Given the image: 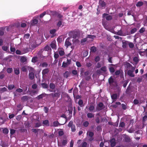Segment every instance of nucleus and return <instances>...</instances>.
Listing matches in <instances>:
<instances>
[{"mask_svg":"<svg viewBox=\"0 0 147 147\" xmlns=\"http://www.w3.org/2000/svg\"><path fill=\"white\" fill-rule=\"evenodd\" d=\"M67 126L69 127H71V131L72 132H74L76 131V127L75 125L73 124L72 121H70L68 124Z\"/></svg>","mask_w":147,"mask_h":147,"instance_id":"obj_1","label":"nucleus"},{"mask_svg":"<svg viewBox=\"0 0 147 147\" xmlns=\"http://www.w3.org/2000/svg\"><path fill=\"white\" fill-rule=\"evenodd\" d=\"M131 70H129L127 72V74L128 75L132 77H134L135 75L133 74V72L134 71L135 68L133 67H131Z\"/></svg>","mask_w":147,"mask_h":147,"instance_id":"obj_2","label":"nucleus"},{"mask_svg":"<svg viewBox=\"0 0 147 147\" xmlns=\"http://www.w3.org/2000/svg\"><path fill=\"white\" fill-rule=\"evenodd\" d=\"M106 5V3L103 0H100L99 1V5L98 6V7L101 9H103L105 7Z\"/></svg>","mask_w":147,"mask_h":147,"instance_id":"obj_3","label":"nucleus"},{"mask_svg":"<svg viewBox=\"0 0 147 147\" xmlns=\"http://www.w3.org/2000/svg\"><path fill=\"white\" fill-rule=\"evenodd\" d=\"M102 17L103 18H105L106 19L108 20H109L112 19V18L111 15H108L105 13H104L102 15Z\"/></svg>","mask_w":147,"mask_h":147,"instance_id":"obj_4","label":"nucleus"},{"mask_svg":"<svg viewBox=\"0 0 147 147\" xmlns=\"http://www.w3.org/2000/svg\"><path fill=\"white\" fill-rule=\"evenodd\" d=\"M50 46L53 49H56V42L55 40H53Z\"/></svg>","mask_w":147,"mask_h":147,"instance_id":"obj_5","label":"nucleus"},{"mask_svg":"<svg viewBox=\"0 0 147 147\" xmlns=\"http://www.w3.org/2000/svg\"><path fill=\"white\" fill-rule=\"evenodd\" d=\"M70 62L71 60L67 59V62H65V61L63 62L62 64V67H66L67 65L70 64Z\"/></svg>","mask_w":147,"mask_h":147,"instance_id":"obj_6","label":"nucleus"},{"mask_svg":"<svg viewBox=\"0 0 147 147\" xmlns=\"http://www.w3.org/2000/svg\"><path fill=\"white\" fill-rule=\"evenodd\" d=\"M71 45V43L69 42V38H67L65 41V45L67 48L68 46Z\"/></svg>","mask_w":147,"mask_h":147,"instance_id":"obj_7","label":"nucleus"},{"mask_svg":"<svg viewBox=\"0 0 147 147\" xmlns=\"http://www.w3.org/2000/svg\"><path fill=\"white\" fill-rule=\"evenodd\" d=\"M58 51L59 55L61 56H62L65 54L64 51L63 49L61 48L58 49Z\"/></svg>","mask_w":147,"mask_h":147,"instance_id":"obj_8","label":"nucleus"},{"mask_svg":"<svg viewBox=\"0 0 147 147\" xmlns=\"http://www.w3.org/2000/svg\"><path fill=\"white\" fill-rule=\"evenodd\" d=\"M49 71V70L48 68H46L43 70L42 73L43 76H45Z\"/></svg>","mask_w":147,"mask_h":147,"instance_id":"obj_9","label":"nucleus"},{"mask_svg":"<svg viewBox=\"0 0 147 147\" xmlns=\"http://www.w3.org/2000/svg\"><path fill=\"white\" fill-rule=\"evenodd\" d=\"M51 95L53 98H55L56 97L57 98L59 97L60 96V94L59 92H57L56 93H51Z\"/></svg>","mask_w":147,"mask_h":147,"instance_id":"obj_10","label":"nucleus"},{"mask_svg":"<svg viewBox=\"0 0 147 147\" xmlns=\"http://www.w3.org/2000/svg\"><path fill=\"white\" fill-rule=\"evenodd\" d=\"M110 142L111 146L114 147L116 144L115 140L114 138L112 139L111 140Z\"/></svg>","mask_w":147,"mask_h":147,"instance_id":"obj_11","label":"nucleus"},{"mask_svg":"<svg viewBox=\"0 0 147 147\" xmlns=\"http://www.w3.org/2000/svg\"><path fill=\"white\" fill-rule=\"evenodd\" d=\"M49 11L50 12V11L47 10L46 11H45L43 13L40 14V18H42L46 14H49Z\"/></svg>","mask_w":147,"mask_h":147,"instance_id":"obj_12","label":"nucleus"},{"mask_svg":"<svg viewBox=\"0 0 147 147\" xmlns=\"http://www.w3.org/2000/svg\"><path fill=\"white\" fill-rule=\"evenodd\" d=\"M29 78L31 80H32L34 78V74L33 72H30L28 75Z\"/></svg>","mask_w":147,"mask_h":147,"instance_id":"obj_13","label":"nucleus"},{"mask_svg":"<svg viewBox=\"0 0 147 147\" xmlns=\"http://www.w3.org/2000/svg\"><path fill=\"white\" fill-rule=\"evenodd\" d=\"M88 109L91 112H94L95 111L94 110V107L92 105H90L88 108Z\"/></svg>","mask_w":147,"mask_h":147,"instance_id":"obj_14","label":"nucleus"},{"mask_svg":"<svg viewBox=\"0 0 147 147\" xmlns=\"http://www.w3.org/2000/svg\"><path fill=\"white\" fill-rule=\"evenodd\" d=\"M62 25V20H59L57 23V27H59Z\"/></svg>","mask_w":147,"mask_h":147,"instance_id":"obj_15","label":"nucleus"},{"mask_svg":"<svg viewBox=\"0 0 147 147\" xmlns=\"http://www.w3.org/2000/svg\"><path fill=\"white\" fill-rule=\"evenodd\" d=\"M87 134L88 136H89V137L91 138L92 137L94 134L92 132L90 131H88L87 133Z\"/></svg>","mask_w":147,"mask_h":147,"instance_id":"obj_16","label":"nucleus"},{"mask_svg":"<svg viewBox=\"0 0 147 147\" xmlns=\"http://www.w3.org/2000/svg\"><path fill=\"white\" fill-rule=\"evenodd\" d=\"M109 82L110 85H112L114 82V80L112 77H111L109 79Z\"/></svg>","mask_w":147,"mask_h":147,"instance_id":"obj_17","label":"nucleus"},{"mask_svg":"<svg viewBox=\"0 0 147 147\" xmlns=\"http://www.w3.org/2000/svg\"><path fill=\"white\" fill-rule=\"evenodd\" d=\"M87 116L89 118H92L94 117V114L92 113H88L87 114Z\"/></svg>","mask_w":147,"mask_h":147,"instance_id":"obj_18","label":"nucleus"},{"mask_svg":"<svg viewBox=\"0 0 147 147\" xmlns=\"http://www.w3.org/2000/svg\"><path fill=\"white\" fill-rule=\"evenodd\" d=\"M37 23L38 20L36 19L33 20L31 22V24L32 25H34L35 24H36Z\"/></svg>","mask_w":147,"mask_h":147,"instance_id":"obj_19","label":"nucleus"},{"mask_svg":"<svg viewBox=\"0 0 147 147\" xmlns=\"http://www.w3.org/2000/svg\"><path fill=\"white\" fill-rule=\"evenodd\" d=\"M14 70L16 74L18 75L20 74V70L18 68H14Z\"/></svg>","mask_w":147,"mask_h":147,"instance_id":"obj_20","label":"nucleus"},{"mask_svg":"<svg viewBox=\"0 0 147 147\" xmlns=\"http://www.w3.org/2000/svg\"><path fill=\"white\" fill-rule=\"evenodd\" d=\"M111 97L113 100H115L117 98V95L116 94H114L112 95Z\"/></svg>","mask_w":147,"mask_h":147,"instance_id":"obj_21","label":"nucleus"},{"mask_svg":"<svg viewBox=\"0 0 147 147\" xmlns=\"http://www.w3.org/2000/svg\"><path fill=\"white\" fill-rule=\"evenodd\" d=\"M28 66H23L22 67V70L23 71H26L27 69H28Z\"/></svg>","mask_w":147,"mask_h":147,"instance_id":"obj_22","label":"nucleus"},{"mask_svg":"<svg viewBox=\"0 0 147 147\" xmlns=\"http://www.w3.org/2000/svg\"><path fill=\"white\" fill-rule=\"evenodd\" d=\"M143 3L142 1H139L136 4V6L138 7H140L143 5Z\"/></svg>","mask_w":147,"mask_h":147,"instance_id":"obj_23","label":"nucleus"},{"mask_svg":"<svg viewBox=\"0 0 147 147\" xmlns=\"http://www.w3.org/2000/svg\"><path fill=\"white\" fill-rule=\"evenodd\" d=\"M51 49V48L49 46L47 45L45 47L43 48V50L45 51H48Z\"/></svg>","mask_w":147,"mask_h":147,"instance_id":"obj_24","label":"nucleus"},{"mask_svg":"<svg viewBox=\"0 0 147 147\" xmlns=\"http://www.w3.org/2000/svg\"><path fill=\"white\" fill-rule=\"evenodd\" d=\"M26 60V57H22L21 58L20 61L22 62H24Z\"/></svg>","mask_w":147,"mask_h":147,"instance_id":"obj_25","label":"nucleus"},{"mask_svg":"<svg viewBox=\"0 0 147 147\" xmlns=\"http://www.w3.org/2000/svg\"><path fill=\"white\" fill-rule=\"evenodd\" d=\"M38 58L37 57H33L32 60V61L33 63H35L37 60Z\"/></svg>","mask_w":147,"mask_h":147,"instance_id":"obj_26","label":"nucleus"},{"mask_svg":"<svg viewBox=\"0 0 147 147\" xmlns=\"http://www.w3.org/2000/svg\"><path fill=\"white\" fill-rule=\"evenodd\" d=\"M14 87V86L13 84H10L8 85V88L9 90L13 89Z\"/></svg>","mask_w":147,"mask_h":147,"instance_id":"obj_27","label":"nucleus"},{"mask_svg":"<svg viewBox=\"0 0 147 147\" xmlns=\"http://www.w3.org/2000/svg\"><path fill=\"white\" fill-rule=\"evenodd\" d=\"M78 104L81 107H82L83 106V101L81 100H80L78 102Z\"/></svg>","mask_w":147,"mask_h":147,"instance_id":"obj_28","label":"nucleus"},{"mask_svg":"<svg viewBox=\"0 0 147 147\" xmlns=\"http://www.w3.org/2000/svg\"><path fill=\"white\" fill-rule=\"evenodd\" d=\"M91 51L92 52H94L96 51V48L94 47H92L91 48Z\"/></svg>","mask_w":147,"mask_h":147,"instance_id":"obj_29","label":"nucleus"},{"mask_svg":"<svg viewBox=\"0 0 147 147\" xmlns=\"http://www.w3.org/2000/svg\"><path fill=\"white\" fill-rule=\"evenodd\" d=\"M147 119V112L145 113V115L143 117V121H145Z\"/></svg>","mask_w":147,"mask_h":147,"instance_id":"obj_30","label":"nucleus"},{"mask_svg":"<svg viewBox=\"0 0 147 147\" xmlns=\"http://www.w3.org/2000/svg\"><path fill=\"white\" fill-rule=\"evenodd\" d=\"M54 57L56 59H57V58H58L59 57V55L58 53L57 52H55V51H54Z\"/></svg>","mask_w":147,"mask_h":147,"instance_id":"obj_31","label":"nucleus"},{"mask_svg":"<svg viewBox=\"0 0 147 147\" xmlns=\"http://www.w3.org/2000/svg\"><path fill=\"white\" fill-rule=\"evenodd\" d=\"M42 67H47L48 65V64L46 62H44L41 64Z\"/></svg>","mask_w":147,"mask_h":147,"instance_id":"obj_32","label":"nucleus"},{"mask_svg":"<svg viewBox=\"0 0 147 147\" xmlns=\"http://www.w3.org/2000/svg\"><path fill=\"white\" fill-rule=\"evenodd\" d=\"M125 67H127V68L128 67H130V68H131V67H132L131 66V64L129 63H126L125 64Z\"/></svg>","mask_w":147,"mask_h":147,"instance_id":"obj_33","label":"nucleus"},{"mask_svg":"<svg viewBox=\"0 0 147 147\" xmlns=\"http://www.w3.org/2000/svg\"><path fill=\"white\" fill-rule=\"evenodd\" d=\"M109 70L111 73H113L115 72L114 68L112 67H111L109 68Z\"/></svg>","mask_w":147,"mask_h":147,"instance_id":"obj_34","label":"nucleus"},{"mask_svg":"<svg viewBox=\"0 0 147 147\" xmlns=\"http://www.w3.org/2000/svg\"><path fill=\"white\" fill-rule=\"evenodd\" d=\"M43 124L46 125H49V122L48 120H46L43 121Z\"/></svg>","mask_w":147,"mask_h":147,"instance_id":"obj_35","label":"nucleus"},{"mask_svg":"<svg viewBox=\"0 0 147 147\" xmlns=\"http://www.w3.org/2000/svg\"><path fill=\"white\" fill-rule=\"evenodd\" d=\"M50 88L52 90H53L55 88V85L52 83H51L50 84Z\"/></svg>","mask_w":147,"mask_h":147,"instance_id":"obj_36","label":"nucleus"},{"mask_svg":"<svg viewBox=\"0 0 147 147\" xmlns=\"http://www.w3.org/2000/svg\"><path fill=\"white\" fill-rule=\"evenodd\" d=\"M95 37V36L94 35H88L87 36V38L91 39H93Z\"/></svg>","mask_w":147,"mask_h":147,"instance_id":"obj_37","label":"nucleus"},{"mask_svg":"<svg viewBox=\"0 0 147 147\" xmlns=\"http://www.w3.org/2000/svg\"><path fill=\"white\" fill-rule=\"evenodd\" d=\"M8 131V130L7 128H5L3 130V133L5 134H7Z\"/></svg>","mask_w":147,"mask_h":147,"instance_id":"obj_38","label":"nucleus"},{"mask_svg":"<svg viewBox=\"0 0 147 147\" xmlns=\"http://www.w3.org/2000/svg\"><path fill=\"white\" fill-rule=\"evenodd\" d=\"M100 70L104 72H105L107 71L106 67V66H103L100 68Z\"/></svg>","mask_w":147,"mask_h":147,"instance_id":"obj_39","label":"nucleus"},{"mask_svg":"<svg viewBox=\"0 0 147 147\" xmlns=\"http://www.w3.org/2000/svg\"><path fill=\"white\" fill-rule=\"evenodd\" d=\"M28 69L29 72H34V69L31 67H29L28 66Z\"/></svg>","mask_w":147,"mask_h":147,"instance_id":"obj_40","label":"nucleus"},{"mask_svg":"<svg viewBox=\"0 0 147 147\" xmlns=\"http://www.w3.org/2000/svg\"><path fill=\"white\" fill-rule=\"evenodd\" d=\"M45 51L44 50H43V48L40 49L39 51H38V52L37 54L38 55H41V54L42 53L43 51Z\"/></svg>","mask_w":147,"mask_h":147,"instance_id":"obj_41","label":"nucleus"},{"mask_svg":"<svg viewBox=\"0 0 147 147\" xmlns=\"http://www.w3.org/2000/svg\"><path fill=\"white\" fill-rule=\"evenodd\" d=\"M60 124L58 121H55L53 123V125L55 127L57 126Z\"/></svg>","mask_w":147,"mask_h":147,"instance_id":"obj_42","label":"nucleus"},{"mask_svg":"<svg viewBox=\"0 0 147 147\" xmlns=\"http://www.w3.org/2000/svg\"><path fill=\"white\" fill-rule=\"evenodd\" d=\"M17 107L18 108V109L19 110V111L21 110L22 109V107L21 105L20 104H19L17 106Z\"/></svg>","mask_w":147,"mask_h":147,"instance_id":"obj_43","label":"nucleus"},{"mask_svg":"<svg viewBox=\"0 0 147 147\" xmlns=\"http://www.w3.org/2000/svg\"><path fill=\"white\" fill-rule=\"evenodd\" d=\"M137 30V29L136 28H134L132 29L131 31V34H133Z\"/></svg>","mask_w":147,"mask_h":147,"instance_id":"obj_44","label":"nucleus"},{"mask_svg":"<svg viewBox=\"0 0 147 147\" xmlns=\"http://www.w3.org/2000/svg\"><path fill=\"white\" fill-rule=\"evenodd\" d=\"M42 86L44 88H47L48 86L47 84L44 83H42Z\"/></svg>","mask_w":147,"mask_h":147,"instance_id":"obj_45","label":"nucleus"},{"mask_svg":"<svg viewBox=\"0 0 147 147\" xmlns=\"http://www.w3.org/2000/svg\"><path fill=\"white\" fill-rule=\"evenodd\" d=\"M7 71L9 73H11L13 71L12 68H9L7 69Z\"/></svg>","mask_w":147,"mask_h":147,"instance_id":"obj_46","label":"nucleus"},{"mask_svg":"<svg viewBox=\"0 0 147 147\" xmlns=\"http://www.w3.org/2000/svg\"><path fill=\"white\" fill-rule=\"evenodd\" d=\"M89 124V123L87 121H86L83 123V125L85 127H87L88 126Z\"/></svg>","mask_w":147,"mask_h":147,"instance_id":"obj_47","label":"nucleus"},{"mask_svg":"<svg viewBox=\"0 0 147 147\" xmlns=\"http://www.w3.org/2000/svg\"><path fill=\"white\" fill-rule=\"evenodd\" d=\"M30 36L29 34H24V38L26 39H28L29 38Z\"/></svg>","mask_w":147,"mask_h":147,"instance_id":"obj_48","label":"nucleus"},{"mask_svg":"<svg viewBox=\"0 0 147 147\" xmlns=\"http://www.w3.org/2000/svg\"><path fill=\"white\" fill-rule=\"evenodd\" d=\"M2 49L3 51H6L8 49V47L6 46H4L2 47Z\"/></svg>","mask_w":147,"mask_h":147,"instance_id":"obj_49","label":"nucleus"},{"mask_svg":"<svg viewBox=\"0 0 147 147\" xmlns=\"http://www.w3.org/2000/svg\"><path fill=\"white\" fill-rule=\"evenodd\" d=\"M129 46L130 48H132L134 47V45L132 42H130L129 44Z\"/></svg>","mask_w":147,"mask_h":147,"instance_id":"obj_50","label":"nucleus"},{"mask_svg":"<svg viewBox=\"0 0 147 147\" xmlns=\"http://www.w3.org/2000/svg\"><path fill=\"white\" fill-rule=\"evenodd\" d=\"M56 32V30L55 29H53L50 30V33L52 34H53Z\"/></svg>","mask_w":147,"mask_h":147,"instance_id":"obj_51","label":"nucleus"},{"mask_svg":"<svg viewBox=\"0 0 147 147\" xmlns=\"http://www.w3.org/2000/svg\"><path fill=\"white\" fill-rule=\"evenodd\" d=\"M125 126V123L123 122L120 123L119 125V127H123Z\"/></svg>","mask_w":147,"mask_h":147,"instance_id":"obj_52","label":"nucleus"},{"mask_svg":"<svg viewBox=\"0 0 147 147\" xmlns=\"http://www.w3.org/2000/svg\"><path fill=\"white\" fill-rule=\"evenodd\" d=\"M100 59V57L98 56L96 57L95 58V61L96 62H98L99 61Z\"/></svg>","mask_w":147,"mask_h":147,"instance_id":"obj_53","label":"nucleus"},{"mask_svg":"<svg viewBox=\"0 0 147 147\" xmlns=\"http://www.w3.org/2000/svg\"><path fill=\"white\" fill-rule=\"evenodd\" d=\"M4 77V75L2 72L0 73V78L2 79Z\"/></svg>","mask_w":147,"mask_h":147,"instance_id":"obj_54","label":"nucleus"},{"mask_svg":"<svg viewBox=\"0 0 147 147\" xmlns=\"http://www.w3.org/2000/svg\"><path fill=\"white\" fill-rule=\"evenodd\" d=\"M16 91L18 92L21 93L22 92L23 90L21 88H18L16 90Z\"/></svg>","mask_w":147,"mask_h":147,"instance_id":"obj_55","label":"nucleus"},{"mask_svg":"<svg viewBox=\"0 0 147 147\" xmlns=\"http://www.w3.org/2000/svg\"><path fill=\"white\" fill-rule=\"evenodd\" d=\"M145 30V28H141L139 31V32L141 33H143Z\"/></svg>","mask_w":147,"mask_h":147,"instance_id":"obj_56","label":"nucleus"},{"mask_svg":"<svg viewBox=\"0 0 147 147\" xmlns=\"http://www.w3.org/2000/svg\"><path fill=\"white\" fill-rule=\"evenodd\" d=\"M133 60L136 62L137 63L138 61V58L137 57H135L133 58Z\"/></svg>","mask_w":147,"mask_h":147,"instance_id":"obj_57","label":"nucleus"},{"mask_svg":"<svg viewBox=\"0 0 147 147\" xmlns=\"http://www.w3.org/2000/svg\"><path fill=\"white\" fill-rule=\"evenodd\" d=\"M72 73L74 75H76L78 74L77 71L75 70H72Z\"/></svg>","mask_w":147,"mask_h":147,"instance_id":"obj_58","label":"nucleus"},{"mask_svg":"<svg viewBox=\"0 0 147 147\" xmlns=\"http://www.w3.org/2000/svg\"><path fill=\"white\" fill-rule=\"evenodd\" d=\"M7 88L5 87L1 88H0V90L2 92H4L7 91Z\"/></svg>","mask_w":147,"mask_h":147,"instance_id":"obj_59","label":"nucleus"},{"mask_svg":"<svg viewBox=\"0 0 147 147\" xmlns=\"http://www.w3.org/2000/svg\"><path fill=\"white\" fill-rule=\"evenodd\" d=\"M44 110L46 113H47L49 111V109L46 107H45L44 108Z\"/></svg>","mask_w":147,"mask_h":147,"instance_id":"obj_60","label":"nucleus"},{"mask_svg":"<svg viewBox=\"0 0 147 147\" xmlns=\"http://www.w3.org/2000/svg\"><path fill=\"white\" fill-rule=\"evenodd\" d=\"M63 134V132L62 130H60L59 132V136H61Z\"/></svg>","mask_w":147,"mask_h":147,"instance_id":"obj_61","label":"nucleus"},{"mask_svg":"<svg viewBox=\"0 0 147 147\" xmlns=\"http://www.w3.org/2000/svg\"><path fill=\"white\" fill-rule=\"evenodd\" d=\"M76 65L78 67H80L81 66V65L80 62L77 61L76 63Z\"/></svg>","mask_w":147,"mask_h":147,"instance_id":"obj_62","label":"nucleus"},{"mask_svg":"<svg viewBox=\"0 0 147 147\" xmlns=\"http://www.w3.org/2000/svg\"><path fill=\"white\" fill-rule=\"evenodd\" d=\"M139 102L138 100L137 99H135L134 101V104L135 105H137L138 104Z\"/></svg>","mask_w":147,"mask_h":147,"instance_id":"obj_63","label":"nucleus"},{"mask_svg":"<svg viewBox=\"0 0 147 147\" xmlns=\"http://www.w3.org/2000/svg\"><path fill=\"white\" fill-rule=\"evenodd\" d=\"M87 143L86 142L83 143L82 145V147H86Z\"/></svg>","mask_w":147,"mask_h":147,"instance_id":"obj_64","label":"nucleus"}]
</instances>
